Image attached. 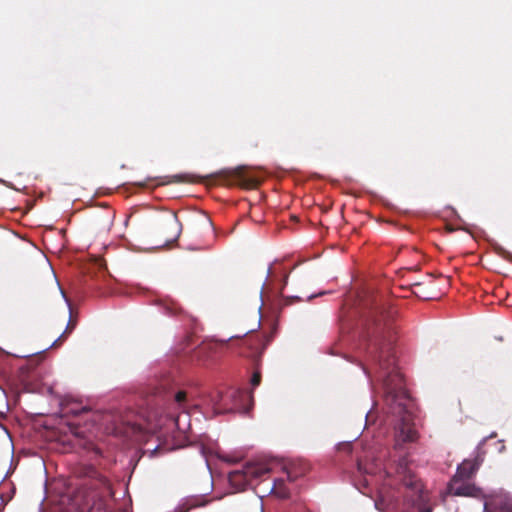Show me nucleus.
Wrapping results in <instances>:
<instances>
[{
    "label": "nucleus",
    "instance_id": "9b49d317",
    "mask_svg": "<svg viewBox=\"0 0 512 512\" xmlns=\"http://www.w3.org/2000/svg\"><path fill=\"white\" fill-rule=\"evenodd\" d=\"M385 485L386 484H383V486H385ZM387 499H390V496L385 491V488L384 487L378 488V500H375V507L378 510L384 509L385 507L388 506V504L386 503Z\"/></svg>",
    "mask_w": 512,
    "mask_h": 512
},
{
    "label": "nucleus",
    "instance_id": "5701e85b",
    "mask_svg": "<svg viewBox=\"0 0 512 512\" xmlns=\"http://www.w3.org/2000/svg\"><path fill=\"white\" fill-rule=\"evenodd\" d=\"M487 508H488V505H487V503H485V504H484V510L486 511V510H487Z\"/></svg>",
    "mask_w": 512,
    "mask_h": 512
},
{
    "label": "nucleus",
    "instance_id": "412c9836",
    "mask_svg": "<svg viewBox=\"0 0 512 512\" xmlns=\"http://www.w3.org/2000/svg\"><path fill=\"white\" fill-rule=\"evenodd\" d=\"M202 454H203V456H204V457H206V455H205V451H204V449H203V448H202ZM205 461H206L207 466H209L207 458H205Z\"/></svg>",
    "mask_w": 512,
    "mask_h": 512
},
{
    "label": "nucleus",
    "instance_id": "f8f14e48",
    "mask_svg": "<svg viewBox=\"0 0 512 512\" xmlns=\"http://www.w3.org/2000/svg\"><path fill=\"white\" fill-rule=\"evenodd\" d=\"M64 409H65L66 414H71L74 416H78L83 413L89 412V409L87 406H81L80 404L67 405Z\"/></svg>",
    "mask_w": 512,
    "mask_h": 512
},
{
    "label": "nucleus",
    "instance_id": "6ab92c4d",
    "mask_svg": "<svg viewBox=\"0 0 512 512\" xmlns=\"http://www.w3.org/2000/svg\"><path fill=\"white\" fill-rule=\"evenodd\" d=\"M494 436H495V433H492V434L489 436V438H493ZM487 439H488V437L483 438V439H482V441L479 443V446L484 445V444L486 443Z\"/></svg>",
    "mask_w": 512,
    "mask_h": 512
},
{
    "label": "nucleus",
    "instance_id": "6e6552de",
    "mask_svg": "<svg viewBox=\"0 0 512 512\" xmlns=\"http://www.w3.org/2000/svg\"><path fill=\"white\" fill-rule=\"evenodd\" d=\"M235 175L242 181L245 187H253L260 183L258 178L247 175L243 167H238Z\"/></svg>",
    "mask_w": 512,
    "mask_h": 512
},
{
    "label": "nucleus",
    "instance_id": "423d86ee",
    "mask_svg": "<svg viewBox=\"0 0 512 512\" xmlns=\"http://www.w3.org/2000/svg\"><path fill=\"white\" fill-rule=\"evenodd\" d=\"M479 463L477 461L471 462V461H464L462 464H460L457 468V472L454 476V481H462L466 479H470L474 473L479 468Z\"/></svg>",
    "mask_w": 512,
    "mask_h": 512
},
{
    "label": "nucleus",
    "instance_id": "f03ea898",
    "mask_svg": "<svg viewBox=\"0 0 512 512\" xmlns=\"http://www.w3.org/2000/svg\"><path fill=\"white\" fill-rule=\"evenodd\" d=\"M358 470L363 475L361 485L368 488L370 485H378L379 481L390 477L393 472L406 487L410 494L405 495L413 507H417L419 512H431V508L427 506V496L422 490V485L418 479L411 473L408 468V461L406 457H401L398 462L391 463L379 457L374 459L368 467L363 468L362 463H358Z\"/></svg>",
    "mask_w": 512,
    "mask_h": 512
},
{
    "label": "nucleus",
    "instance_id": "dca6fc26",
    "mask_svg": "<svg viewBox=\"0 0 512 512\" xmlns=\"http://www.w3.org/2000/svg\"><path fill=\"white\" fill-rule=\"evenodd\" d=\"M60 292H61L62 297L64 298V301L66 302V304H67V306H68L69 310H71V304H70V301H69V299L66 297V295H65L64 291H63L61 288H60Z\"/></svg>",
    "mask_w": 512,
    "mask_h": 512
},
{
    "label": "nucleus",
    "instance_id": "f3484780",
    "mask_svg": "<svg viewBox=\"0 0 512 512\" xmlns=\"http://www.w3.org/2000/svg\"><path fill=\"white\" fill-rule=\"evenodd\" d=\"M71 431H72V433H73L76 437H82V434H81V432L78 430V428L73 427V428H71Z\"/></svg>",
    "mask_w": 512,
    "mask_h": 512
},
{
    "label": "nucleus",
    "instance_id": "4be33fe9",
    "mask_svg": "<svg viewBox=\"0 0 512 512\" xmlns=\"http://www.w3.org/2000/svg\"><path fill=\"white\" fill-rule=\"evenodd\" d=\"M181 177H182V176H180V175H175V176H174V178H175L176 180H180V179H181Z\"/></svg>",
    "mask_w": 512,
    "mask_h": 512
},
{
    "label": "nucleus",
    "instance_id": "0eeeda50",
    "mask_svg": "<svg viewBox=\"0 0 512 512\" xmlns=\"http://www.w3.org/2000/svg\"><path fill=\"white\" fill-rule=\"evenodd\" d=\"M458 482L459 481L455 482L454 479L452 480L450 490L453 494H455L457 496H476L477 495L478 489L475 486L468 484V483L458 484Z\"/></svg>",
    "mask_w": 512,
    "mask_h": 512
},
{
    "label": "nucleus",
    "instance_id": "1a4fd4ad",
    "mask_svg": "<svg viewBox=\"0 0 512 512\" xmlns=\"http://www.w3.org/2000/svg\"><path fill=\"white\" fill-rule=\"evenodd\" d=\"M270 491L274 492L280 498H288L290 495V491L286 487L284 479H275Z\"/></svg>",
    "mask_w": 512,
    "mask_h": 512
},
{
    "label": "nucleus",
    "instance_id": "4468645a",
    "mask_svg": "<svg viewBox=\"0 0 512 512\" xmlns=\"http://www.w3.org/2000/svg\"><path fill=\"white\" fill-rule=\"evenodd\" d=\"M501 499H505L504 501V508L508 512H512V496L511 495H503L501 496Z\"/></svg>",
    "mask_w": 512,
    "mask_h": 512
},
{
    "label": "nucleus",
    "instance_id": "aec40b11",
    "mask_svg": "<svg viewBox=\"0 0 512 512\" xmlns=\"http://www.w3.org/2000/svg\"><path fill=\"white\" fill-rule=\"evenodd\" d=\"M287 479L290 481V482H293L295 481L296 477L293 476L291 473H287Z\"/></svg>",
    "mask_w": 512,
    "mask_h": 512
},
{
    "label": "nucleus",
    "instance_id": "a211bd4d",
    "mask_svg": "<svg viewBox=\"0 0 512 512\" xmlns=\"http://www.w3.org/2000/svg\"><path fill=\"white\" fill-rule=\"evenodd\" d=\"M371 418H372V411H369V412L366 414V416H365L366 425L370 423Z\"/></svg>",
    "mask_w": 512,
    "mask_h": 512
},
{
    "label": "nucleus",
    "instance_id": "39448f33",
    "mask_svg": "<svg viewBox=\"0 0 512 512\" xmlns=\"http://www.w3.org/2000/svg\"><path fill=\"white\" fill-rule=\"evenodd\" d=\"M269 469L260 463H247L241 469L230 471L228 479L236 491H243L252 485V481L266 473Z\"/></svg>",
    "mask_w": 512,
    "mask_h": 512
},
{
    "label": "nucleus",
    "instance_id": "9d476101",
    "mask_svg": "<svg viewBox=\"0 0 512 512\" xmlns=\"http://www.w3.org/2000/svg\"><path fill=\"white\" fill-rule=\"evenodd\" d=\"M167 225L173 231V240H176L181 233L182 226L175 214H171L168 217Z\"/></svg>",
    "mask_w": 512,
    "mask_h": 512
},
{
    "label": "nucleus",
    "instance_id": "20e7f679",
    "mask_svg": "<svg viewBox=\"0 0 512 512\" xmlns=\"http://www.w3.org/2000/svg\"><path fill=\"white\" fill-rule=\"evenodd\" d=\"M252 405V393L241 390H232L227 395H219L216 400H213V409L215 414H224L231 411L247 414Z\"/></svg>",
    "mask_w": 512,
    "mask_h": 512
},
{
    "label": "nucleus",
    "instance_id": "7ed1b4c3",
    "mask_svg": "<svg viewBox=\"0 0 512 512\" xmlns=\"http://www.w3.org/2000/svg\"><path fill=\"white\" fill-rule=\"evenodd\" d=\"M185 401L186 394L183 391H179L175 395V402L182 408L183 410L177 415H158L157 412H151L147 417V425L144 428L148 433L159 434L157 439L159 441L162 440L164 434L162 433L163 427H167L168 430L171 428L177 429V434L173 435L174 444L171 446H167L166 440L157 445L153 450H151V454L154 455L157 451L162 450H174L180 447H183L184 444L181 440H177L182 435H185L189 429L191 428V420L190 414L185 410Z\"/></svg>",
    "mask_w": 512,
    "mask_h": 512
},
{
    "label": "nucleus",
    "instance_id": "2eb2a0df",
    "mask_svg": "<svg viewBox=\"0 0 512 512\" xmlns=\"http://www.w3.org/2000/svg\"><path fill=\"white\" fill-rule=\"evenodd\" d=\"M261 382V375L259 372H255L251 378V384L255 388L257 387Z\"/></svg>",
    "mask_w": 512,
    "mask_h": 512
},
{
    "label": "nucleus",
    "instance_id": "ddd939ff",
    "mask_svg": "<svg viewBox=\"0 0 512 512\" xmlns=\"http://www.w3.org/2000/svg\"><path fill=\"white\" fill-rule=\"evenodd\" d=\"M74 324H72L71 320H69L68 324H67V327H66V330L65 332L60 335L53 343L50 347H53V346H56L58 344L59 341H61L63 338H64V335L65 333H67L68 331H71L73 328H74Z\"/></svg>",
    "mask_w": 512,
    "mask_h": 512
},
{
    "label": "nucleus",
    "instance_id": "f257e3e1",
    "mask_svg": "<svg viewBox=\"0 0 512 512\" xmlns=\"http://www.w3.org/2000/svg\"><path fill=\"white\" fill-rule=\"evenodd\" d=\"M375 364L377 378L384 390L388 412L395 418L394 447L399 450L403 444L416 439V431L412 427V400L404 387L403 377L397 371L395 359L389 350H381Z\"/></svg>",
    "mask_w": 512,
    "mask_h": 512
}]
</instances>
